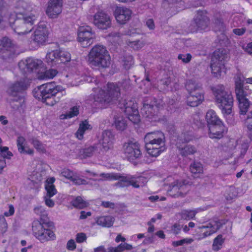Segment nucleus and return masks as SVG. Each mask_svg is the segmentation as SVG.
Instances as JSON below:
<instances>
[{
	"instance_id": "obj_1",
	"label": "nucleus",
	"mask_w": 252,
	"mask_h": 252,
	"mask_svg": "<svg viewBox=\"0 0 252 252\" xmlns=\"http://www.w3.org/2000/svg\"><path fill=\"white\" fill-rule=\"evenodd\" d=\"M33 211L40 218L34 219L32 222V236L41 243L56 240V236L52 229L54 223L49 220L45 208L42 206H36L34 207Z\"/></svg>"
},
{
	"instance_id": "obj_2",
	"label": "nucleus",
	"mask_w": 252,
	"mask_h": 252,
	"mask_svg": "<svg viewBox=\"0 0 252 252\" xmlns=\"http://www.w3.org/2000/svg\"><path fill=\"white\" fill-rule=\"evenodd\" d=\"M33 96L41 100L49 106H53L60 100L63 96L61 87L54 82L42 84L35 88L32 91Z\"/></svg>"
},
{
	"instance_id": "obj_3",
	"label": "nucleus",
	"mask_w": 252,
	"mask_h": 252,
	"mask_svg": "<svg viewBox=\"0 0 252 252\" xmlns=\"http://www.w3.org/2000/svg\"><path fill=\"white\" fill-rule=\"evenodd\" d=\"M36 20V17L33 14H17L15 12L10 13L8 18L10 26L19 35L31 32Z\"/></svg>"
},
{
	"instance_id": "obj_4",
	"label": "nucleus",
	"mask_w": 252,
	"mask_h": 252,
	"mask_svg": "<svg viewBox=\"0 0 252 252\" xmlns=\"http://www.w3.org/2000/svg\"><path fill=\"white\" fill-rule=\"evenodd\" d=\"M90 66L97 69L108 68L111 64V57L105 46L97 44L94 46L88 54Z\"/></svg>"
},
{
	"instance_id": "obj_5",
	"label": "nucleus",
	"mask_w": 252,
	"mask_h": 252,
	"mask_svg": "<svg viewBox=\"0 0 252 252\" xmlns=\"http://www.w3.org/2000/svg\"><path fill=\"white\" fill-rule=\"evenodd\" d=\"M216 105L224 115H229L232 112L234 99L231 92L226 91L223 85L212 88Z\"/></svg>"
},
{
	"instance_id": "obj_6",
	"label": "nucleus",
	"mask_w": 252,
	"mask_h": 252,
	"mask_svg": "<svg viewBox=\"0 0 252 252\" xmlns=\"http://www.w3.org/2000/svg\"><path fill=\"white\" fill-rule=\"evenodd\" d=\"M93 91L94 101L100 104L110 103L117 99L121 94L120 86L117 83L111 82L107 84L106 91L99 87L93 88Z\"/></svg>"
},
{
	"instance_id": "obj_7",
	"label": "nucleus",
	"mask_w": 252,
	"mask_h": 252,
	"mask_svg": "<svg viewBox=\"0 0 252 252\" xmlns=\"http://www.w3.org/2000/svg\"><path fill=\"white\" fill-rule=\"evenodd\" d=\"M185 87L189 93L187 100L188 105L196 107L200 104L204 99L201 85L194 80L190 79L186 81Z\"/></svg>"
},
{
	"instance_id": "obj_8",
	"label": "nucleus",
	"mask_w": 252,
	"mask_h": 252,
	"mask_svg": "<svg viewBox=\"0 0 252 252\" xmlns=\"http://www.w3.org/2000/svg\"><path fill=\"white\" fill-rule=\"evenodd\" d=\"M71 60V54L69 52L61 49L51 51L47 53L45 62L51 66L57 64L65 63Z\"/></svg>"
},
{
	"instance_id": "obj_9",
	"label": "nucleus",
	"mask_w": 252,
	"mask_h": 252,
	"mask_svg": "<svg viewBox=\"0 0 252 252\" xmlns=\"http://www.w3.org/2000/svg\"><path fill=\"white\" fill-rule=\"evenodd\" d=\"M190 188L189 182L186 180H177L170 185L167 193L174 198L184 197L190 190Z\"/></svg>"
},
{
	"instance_id": "obj_10",
	"label": "nucleus",
	"mask_w": 252,
	"mask_h": 252,
	"mask_svg": "<svg viewBox=\"0 0 252 252\" xmlns=\"http://www.w3.org/2000/svg\"><path fill=\"white\" fill-rule=\"evenodd\" d=\"M49 32L44 22H40L32 37L31 44H33V48L36 49L45 44L48 38Z\"/></svg>"
},
{
	"instance_id": "obj_11",
	"label": "nucleus",
	"mask_w": 252,
	"mask_h": 252,
	"mask_svg": "<svg viewBox=\"0 0 252 252\" xmlns=\"http://www.w3.org/2000/svg\"><path fill=\"white\" fill-rule=\"evenodd\" d=\"M123 152L128 160L136 159L142 155L139 143L134 140H129L124 143Z\"/></svg>"
},
{
	"instance_id": "obj_12",
	"label": "nucleus",
	"mask_w": 252,
	"mask_h": 252,
	"mask_svg": "<svg viewBox=\"0 0 252 252\" xmlns=\"http://www.w3.org/2000/svg\"><path fill=\"white\" fill-rule=\"evenodd\" d=\"M155 104H147L144 103L141 109L142 115L148 121L152 122H158L160 120V118L158 116L160 106L155 101Z\"/></svg>"
},
{
	"instance_id": "obj_13",
	"label": "nucleus",
	"mask_w": 252,
	"mask_h": 252,
	"mask_svg": "<svg viewBox=\"0 0 252 252\" xmlns=\"http://www.w3.org/2000/svg\"><path fill=\"white\" fill-rule=\"evenodd\" d=\"M95 38V33L89 26H80L78 30V41L84 48L90 46Z\"/></svg>"
},
{
	"instance_id": "obj_14",
	"label": "nucleus",
	"mask_w": 252,
	"mask_h": 252,
	"mask_svg": "<svg viewBox=\"0 0 252 252\" xmlns=\"http://www.w3.org/2000/svg\"><path fill=\"white\" fill-rule=\"evenodd\" d=\"M206 10H198L193 19L195 30L191 32H202L207 30L210 24V20Z\"/></svg>"
},
{
	"instance_id": "obj_15",
	"label": "nucleus",
	"mask_w": 252,
	"mask_h": 252,
	"mask_svg": "<svg viewBox=\"0 0 252 252\" xmlns=\"http://www.w3.org/2000/svg\"><path fill=\"white\" fill-rule=\"evenodd\" d=\"M42 63V61L41 60L30 57L20 61L18 63V66L22 73L25 75L38 69Z\"/></svg>"
},
{
	"instance_id": "obj_16",
	"label": "nucleus",
	"mask_w": 252,
	"mask_h": 252,
	"mask_svg": "<svg viewBox=\"0 0 252 252\" xmlns=\"http://www.w3.org/2000/svg\"><path fill=\"white\" fill-rule=\"evenodd\" d=\"M222 226L220 220L212 221L207 224L199 227V233L198 234V239H203L216 233Z\"/></svg>"
},
{
	"instance_id": "obj_17",
	"label": "nucleus",
	"mask_w": 252,
	"mask_h": 252,
	"mask_svg": "<svg viewBox=\"0 0 252 252\" xmlns=\"http://www.w3.org/2000/svg\"><path fill=\"white\" fill-rule=\"evenodd\" d=\"M31 81V80L25 76L9 86L8 93L12 96H16L18 93H23L30 86Z\"/></svg>"
},
{
	"instance_id": "obj_18",
	"label": "nucleus",
	"mask_w": 252,
	"mask_h": 252,
	"mask_svg": "<svg viewBox=\"0 0 252 252\" xmlns=\"http://www.w3.org/2000/svg\"><path fill=\"white\" fill-rule=\"evenodd\" d=\"M208 128V135L211 139H220L227 132V128L223 122L207 126Z\"/></svg>"
},
{
	"instance_id": "obj_19",
	"label": "nucleus",
	"mask_w": 252,
	"mask_h": 252,
	"mask_svg": "<svg viewBox=\"0 0 252 252\" xmlns=\"http://www.w3.org/2000/svg\"><path fill=\"white\" fill-rule=\"evenodd\" d=\"M94 23L99 29L107 30L111 27V20L109 16L101 11L94 14Z\"/></svg>"
},
{
	"instance_id": "obj_20",
	"label": "nucleus",
	"mask_w": 252,
	"mask_h": 252,
	"mask_svg": "<svg viewBox=\"0 0 252 252\" xmlns=\"http://www.w3.org/2000/svg\"><path fill=\"white\" fill-rule=\"evenodd\" d=\"M125 112L127 118L133 124H137L140 121V115L137 109V103L132 102H126L124 104Z\"/></svg>"
},
{
	"instance_id": "obj_21",
	"label": "nucleus",
	"mask_w": 252,
	"mask_h": 252,
	"mask_svg": "<svg viewBox=\"0 0 252 252\" xmlns=\"http://www.w3.org/2000/svg\"><path fill=\"white\" fill-rule=\"evenodd\" d=\"M15 54V47L11 40L4 37L0 40V54L2 58H10Z\"/></svg>"
},
{
	"instance_id": "obj_22",
	"label": "nucleus",
	"mask_w": 252,
	"mask_h": 252,
	"mask_svg": "<svg viewBox=\"0 0 252 252\" xmlns=\"http://www.w3.org/2000/svg\"><path fill=\"white\" fill-rule=\"evenodd\" d=\"M132 11L125 7L117 6L114 11V16L118 23L126 24L131 18Z\"/></svg>"
},
{
	"instance_id": "obj_23",
	"label": "nucleus",
	"mask_w": 252,
	"mask_h": 252,
	"mask_svg": "<svg viewBox=\"0 0 252 252\" xmlns=\"http://www.w3.org/2000/svg\"><path fill=\"white\" fill-rule=\"evenodd\" d=\"M63 0H50L46 12L47 15L54 18L62 11Z\"/></svg>"
},
{
	"instance_id": "obj_24",
	"label": "nucleus",
	"mask_w": 252,
	"mask_h": 252,
	"mask_svg": "<svg viewBox=\"0 0 252 252\" xmlns=\"http://www.w3.org/2000/svg\"><path fill=\"white\" fill-rule=\"evenodd\" d=\"M147 153L153 157H157L166 150L165 141L145 145Z\"/></svg>"
},
{
	"instance_id": "obj_25",
	"label": "nucleus",
	"mask_w": 252,
	"mask_h": 252,
	"mask_svg": "<svg viewBox=\"0 0 252 252\" xmlns=\"http://www.w3.org/2000/svg\"><path fill=\"white\" fill-rule=\"evenodd\" d=\"M163 141H165V136L160 130L148 132L144 136L145 145Z\"/></svg>"
},
{
	"instance_id": "obj_26",
	"label": "nucleus",
	"mask_w": 252,
	"mask_h": 252,
	"mask_svg": "<svg viewBox=\"0 0 252 252\" xmlns=\"http://www.w3.org/2000/svg\"><path fill=\"white\" fill-rule=\"evenodd\" d=\"M114 135L109 130H105L102 132L101 145L102 149L106 152L113 148Z\"/></svg>"
},
{
	"instance_id": "obj_27",
	"label": "nucleus",
	"mask_w": 252,
	"mask_h": 252,
	"mask_svg": "<svg viewBox=\"0 0 252 252\" xmlns=\"http://www.w3.org/2000/svg\"><path fill=\"white\" fill-rule=\"evenodd\" d=\"M235 93L237 98H246L247 96L251 94L252 93L251 90L249 89V86H244V83L241 81H236Z\"/></svg>"
},
{
	"instance_id": "obj_28",
	"label": "nucleus",
	"mask_w": 252,
	"mask_h": 252,
	"mask_svg": "<svg viewBox=\"0 0 252 252\" xmlns=\"http://www.w3.org/2000/svg\"><path fill=\"white\" fill-rule=\"evenodd\" d=\"M227 58V52L226 49L223 48L216 50L212 56V62L221 63L225 64V60Z\"/></svg>"
},
{
	"instance_id": "obj_29",
	"label": "nucleus",
	"mask_w": 252,
	"mask_h": 252,
	"mask_svg": "<svg viewBox=\"0 0 252 252\" xmlns=\"http://www.w3.org/2000/svg\"><path fill=\"white\" fill-rule=\"evenodd\" d=\"M80 156L83 158H90L97 154H100L98 149V144H94L93 146L82 149L80 152Z\"/></svg>"
},
{
	"instance_id": "obj_30",
	"label": "nucleus",
	"mask_w": 252,
	"mask_h": 252,
	"mask_svg": "<svg viewBox=\"0 0 252 252\" xmlns=\"http://www.w3.org/2000/svg\"><path fill=\"white\" fill-rule=\"evenodd\" d=\"M55 182L54 177L48 178L45 184V189L47 192L46 196L49 197H52L57 193V190L55 188L54 183Z\"/></svg>"
},
{
	"instance_id": "obj_31",
	"label": "nucleus",
	"mask_w": 252,
	"mask_h": 252,
	"mask_svg": "<svg viewBox=\"0 0 252 252\" xmlns=\"http://www.w3.org/2000/svg\"><path fill=\"white\" fill-rule=\"evenodd\" d=\"M26 139L23 136H19L17 139V146L19 152L21 154L25 153L30 155H33L34 150L32 149L28 148L26 150Z\"/></svg>"
},
{
	"instance_id": "obj_32",
	"label": "nucleus",
	"mask_w": 252,
	"mask_h": 252,
	"mask_svg": "<svg viewBox=\"0 0 252 252\" xmlns=\"http://www.w3.org/2000/svg\"><path fill=\"white\" fill-rule=\"evenodd\" d=\"M206 119L207 123V126L222 122L217 115L216 112L212 109L209 110L207 111L206 115Z\"/></svg>"
},
{
	"instance_id": "obj_33",
	"label": "nucleus",
	"mask_w": 252,
	"mask_h": 252,
	"mask_svg": "<svg viewBox=\"0 0 252 252\" xmlns=\"http://www.w3.org/2000/svg\"><path fill=\"white\" fill-rule=\"evenodd\" d=\"M114 218L110 216H101L97 218L96 222L98 225L105 227H110L114 223Z\"/></svg>"
},
{
	"instance_id": "obj_34",
	"label": "nucleus",
	"mask_w": 252,
	"mask_h": 252,
	"mask_svg": "<svg viewBox=\"0 0 252 252\" xmlns=\"http://www.w3.org/2000/svg\"><path fill=\"white\" fill-rule=\"evenodd\" d=\"M163 4L164 6L168 4L171 8L176 9L177 12L185 8L184 2L182 0H164Z\"/></svg>"
},
{
	"instance_id": "obj_35",
	"label": "nucleus",
	"mask_w": 252,
	"mask_h": 252,
	"mask_svg": "<svg viewBox=\"0 0 252 252\" xmlns=\"http://www.w3.org/2000/svg\"><path fill=\"white\" fill-rule=\"evenodd\" d=\"M58 74V71L56 69L50 68L38 74V78L41 80H49L53 79Z\"/></svg>"
},
{
	"instance_id": "obj_36",
	"label": "nucleus",
	"mask_w": 252,
	"mask_h": 252,
	"mask_svg": "<svg viewBox=\"0 0 252 252\" xmlns=\"http://www.w3.org/2000/svg\"><path fill=\"white\" fill-rule=\"evenodd\" d=\"M238 101V107L240 110V114L245 115L247 113L250 107L251 102L247 98H237Z\"/></svg>"
},
{
	"instance_id": "obj_37",
	"label": "nucleus",
	"mask_w": 252,
	"mask_h": 252,
	"mask_svg": "<svg viewBox=\"0 0 252 252\" xmlns=\"http://www.w3.org/2000/svg\"><path fill=\"white\" fill-rule=\"evenodd\" d=\"M224 64L223 63L212 62L211 60V71L215 77H219L220 76L221 70L224 67Z\"/></svg>"
},
{
	"instance_id": "obj_38",
	"label": "nucleus",
	"mask_w": 252,
	"mask_h": 252,
	"mask_svg": "<svg viewBox=\"0 0 252 252\" xmlns=\"http://www.w3.org/2000/svg\"><path fill=\"white\" fill-rule=\"evenodd\" d=\"M225 239L223 237L222 234L218 235L214 238L212 244V250L215 252H218L223 247Z\"/></svg>"
},
{
	"instance_id": "obj_39",
	"label": "nucleus",
	"mask_w": 252,
	"mask_h": 252,
	"mask_svg": "<svg viewBox=\"0 0 252 252\" xmlns=\"http://www.w3.org/2000/svg\"><path fill=\"white\" fill-rule=\"evenodd\" d=\"M189 169L194 178L199 177L200 175L203 172L202 164L198 162H194L190 165Z\"/></svg>"
},
{
	"instance_id": "obj_40",
	"label": "nucleus",
	"mask_w": 252,
	"mask_h": 252,
	"mask_svg": "<svg viewBox=\"0 0 252 252\" xmlns=\"http://www.w3.org/2000/svg\"><path fill=\"white\" fill-rule=\"evenodd\" d=\"M132 249V246L126 243H121L115 247H109L108 248L107 252H123L125 250H131Z\"/></svg>"
},
{
	"instance_id": "obj_41",
	"label": "nucleus",
	"mask_w": 252,
	"mask_h": 252,
	"mask_svg": "<svg viewBox=\"0 0 252 252\" xmlns=\"http://www.w3.org/2000/svg\"><path fill=\"white\" fill-rule=\"evenodd\" d=\"M114 126L117 130L124 131L127 126L126 121L123 117H115Z\"/></svg>"
},
{
	"instance_id": "obj_42",
	"label": "nucleus",
	"mask_w": 252,
	"mask_h": 252,
	"mask_svg": "<svg viewBox=\"0 0 252 252\" xmlns=\"http://www.w3.org/2000/svg\"><path fill=\"white\" fill-rule=\"evenodd\" d=\"M179 143L180 142L177 143V147L179 149L180 154L182 156H187L193 155L196 153V148L193 146L186 145L184 148H181L179 145Z\"/></svg>"
},
{
	"instance_id": "obj_43",
	"label": "nucleus",
	"mask_w": 252,
	"mask_h": 252,
	"mask_svg": "<svg viewBox=\"0 0 252 252\" xmlns=\"http://www.w3.org/2000/svg\"><path fill=\"white\" fill-rule=\"evenodd\" d=\"M131 178L132 182V186L135 188H138L140 186H143L147 182V178L144 176H131Z\"/></svg>"
},
{
	"instance_id": "obj_44",
	"label": "nucleus",
	"mask_w": 252,
	"mask_h": 252,
	"mask_svg": "<svg viewBox=\"0 0 252 252\" xmlns=\"http://www.w3.org/2000/svg\"><path fill=\"white\" fill-rule=\"evenodd\" d=\"M119 181L116 184V185L119 187L124 188L130 186H132V182L131 176H121L120 179H118Z\"/></svg>"
},
{
	"instance_id": "obj_45",
	"label": "nucleus",
	"mask_w": 252,
	"mask_h": 252,
	"mask_svg": "<svg viewBox=\"0 0 252 252\" xmlns=\"http://www.w3.org/2000/svg\"><path fill=\"white\" fill-rule=\"evenodd\" d=\"M71 204L74 207L81 209L87 207L88 203L81 196H78L72 201Z\"/></svg>"
},
{
	"instance_id": "obj_46",
	"label": "nucleus",
	"mask_w": 252,
	"mask_h": 252,
	"mask_svg": "<svg viewBox=\"0 0 252 252\" xmlns=\"http://www.w3.org/2000/svg\"><path fill=\"white\" fill-rule=\"evenodd\" d=\"M31 143L37 152L42 154H44L46 152L45 146L41 141L36 138H32V139Z\"/></svg>"
},
{
	"instance_id": "obj_47",
	"label": "nucleus",
	"mask_w": 252,
	"mask_h": 252,
	"mask_svg": "<svg viewBox=\"0 0 252 252\" xmlns=\"http://www.w3.org/2000/svg\"><path fill=\"white\" fill-rule=\"evenodd\" d=\"M195 215L196 212L194 210H184L180 213L181 218L188 220L193 219Z\"/></svg>"
},
{
	"instance_id": "obj_48",
	"label": "nucleus",
	"mask_w": 252,
	"mask_h": 252,
	"mask_svg": "<svg viewBox=\"0 0 252 252\" xmlns=\"http://www.w3.org/2000/svg\"><path fill=\"white\" fill-rule=\"evenodd\" d=\"M79 114V107L77 106L71 107L69 111L66 114L63 115V117L61 119H67L77 116Z\"/></svg>"
},
{
	"instance_id": "obj_49",
	"label": "nucleus",
	"mask_w": 252,
	"mask_h": 252,
	"mask_svg": "<svg viewBox=\"0 0 252 252\" xmlns=\"http://www.w3.org/2000/svg\"><path fill=\"white\" fill-rule=\"evenodd\" d=\"M193 241V239L191 238H186L178 241L172 242V245L174 247H177L180 246H182L184 244H191Z\"/></svg>"
},
{
	"instance_id": "obj_50",
	"label": "nucleus",
	"mask_w": 252,
	"mask_h": 252,
	"mask_svg": "<svg viewBox=\"0 0 252 252\" xmlns=\"http://www.w3.org/2000/svg\"><path fill=\"white\" fill-rule=\"evenodd\" d=\"M127 45L133 49L134 50H139L141 48H142L144 43L143 42L140 41V40H136V41H127Z\"/></svg>"
},
{
	"instance_id": "obj_51",
	"label": "nucleus",
	"mask_w": 252,
	"mask_h": 252,
	"mask_svg": "<svg viewBox=\"0 0 252 252\" xmlns=\"http://www.w3.org/2000/svg\"><path fill=\"white\" fill-rule=\"evenodd\" d=\"M192 140V133L190 131H187L182 133L181 135L180 138L179 139L180 141L183 143H188Z\"/></svg>"
},
{
	"instance_id": "obj_52",
	"label": "nucleus",
	"mask_w": 252,
	"mask_h": 252,
	"mask_svg": "<svg viewBox=\"0 0 252 252\" xmlns=\"http://www.w3.org/2000/svg\"><path fill=\"white\" fill-rule=\"evenodd\" d=\"M124 66L126 69H129L133 63V58L131 55L125 56L123 59Z\"/></svg>"
},
{
	"instance_id": "obj_53",
	"label": "nucleus",
	"mask_w": 252,
	"mask_h": 252,
	"mask_svg": "<svg viewBox=\"0 0 252 252\" xmlns=\"http://www.w3.org/2000/svg\"><path fill=\"white\" fill-rule=\"evenodd\" d=\"M245 125L250 132H252V110L248 114L245 120Z\"/></svg>"
},
{
	"instance_id": "obj_54",
	"label": "nucleus",
	"mask_w": 252,
	"mask_h": 252,
	"mask_svg": "<svg viewBox=\"0 0 252 252\" xmlns=\"http://www.w3.org/2000/svg\"><path fill=\"white\" fill-rule=\"evenodd\" d=\"M101 176L106 180H117L120 179V175L114 173H102Z\"/></svg>"
},
{
	"instance_id": "obj_55",
	"label": "nucleus",
	"mask_w": 252,
	"mask_h": 252,
	"mask_svg": "<svg viewBox=\"0 0 252 252\" xmlns=\"http://www.w3.org/2000/svg\"><path fill=\"white\" fill-rule=\"evenodd\" d=\"M62 175L71 181L75 175L73 172L68 169L64 168L61 172Z\"/></svg>"
},
{
	"instance_id": "obj_56",
	"label": "nucleus",
	"mask_w": 252,
	"mask_h": 252,
	"mask_svg": "<svg viewBox=\"0 0 252 252\" xmlns=\"http://www.w3.org/2000/svg\"><path fill=\"white\" fill-rule=\"evenodd\" d=\"M71 181L75 185H87L88 184V182L87 180L81 178L75 175L71 180Z\"/></svg>"
},
{
	"instance_id": "obj_57",
	"label": "nucleus",
	"mask_w": 252,
	"mask_h": 252,
	"mask_svg": "<svg viewBox=\"0 0 252 252\" xmlns=\"http://www.w3.org/2000/svg\"><path fill=\"white\" fill-rule=\"evenodd\" d=\"M192 56L190 54L188 53L186 54H180L178 56V59L179 60H181L184 63H189L191 59Z\"/></svg>"
},
{
	"instance_id": "obj_58",
	"label": "nucleus",
	"mask_w": 252,
	"mask_h": 252,
	"mask_svg": "<svg viewBox=\"0 0 252 252\" xmlns=\"http://www.w3.org/2000/svg\"><path fill=\"white\" fill-rule=\"evenodd\" d=\"M79 128L82 130L84 132H85L87 129H91L92 127L89 124V122L87 120L82 121L80 124Z\"/></svg>"
},
{
	"instance_id": "obj_59",
	"label": "nucleus",
	"mask_w": 252,
	"mask_h": 252,
	"mask_svg": "<svg viewBox=\"0 0 252 252\" xmlns=\"http://www.w3.org/2000/svg\"><path fill=\"white\" fill-rule=\"evenodd\" d=\"M87 240V236L84 233H79L76 234V241L78 243H81Z\"/></svg>"
},
{
	"instance_id": "obj_60",
	"label": "nucleus",
	"mask_w": 252,
	"mask_h": 252,
	"mask_svg": "<svg viewBox=\"0 0 252 252\" xmlns=\"http://www.w3.org/2000/svg\"><path fill=\"white\" fill-rule=\"evenodd\" d=\"M8 211H6L4 213V216L6 217L13 216L15 212L14 207L13 205L9 204L8 205Z\"/></svg>"
},
{
	"instance_id": "obj_61",
	"label": "nucleus",
	"mask_w": 252,
	"mask_h": 252,
	"mask_svg": "<svg viewBox=\"0 0 252 252\" xmlns=\"http://www.w3.org/2000/svg\"><path fill=\"white\" fill-rule=\"evenodd\" d=\"M76 248V245L74 241L72 239L69 240L66 245V248L68 250L73 251Z\"/></svg>"
},
{
	"instance_id": "obj_62",
	"label": "nucleus",
	"mask_w": 252,
	"mask_h": 252,
	"mask_svg": "<svg viewBox=\"0 0 252 252\" xmlns=\"http://www.w3.org/2000/svg\"><path fill=\"white\" fill-rule=\"evenodd\" d=\"M51 198L47 196L44 197L45 203L47 206L50 208L53 207L55 205L54 201Z\"/></svg>"
},
{
	"instance_id": "obj_63",
	"label": "nucleus",
	"mask_w": 252,
	"mask_h": 252,
	"mask_svg": "<svg viewBox=\"0 0 252 252\" xmlns=\"http://www.w3.org/2000/svg\"><path fill=\"white\" fill-rule=\"evenodd\" d=\"M7 228V223L4 219L0 221V230L1 232H5Z\"/></svg>"
},
{
	"instance_id": "obj_64",
	"label": "nucleus",
	"mask_w": 252,
	"mask_h": 252,
	"mask_svg": "<svg viewBox=\"0 0 252 252\" xmlns=\"http://www.w3.org/2000/svg\"><path fill=\"white\" fill-rule=\"evenodd\" d=\"M242 48L248 54L252 55V42L248 43L245 47L243 46Z\"/></svg>"
}]
</instances>
